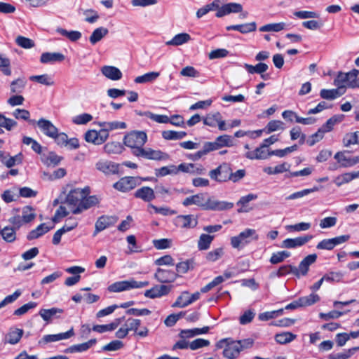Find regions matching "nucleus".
I'll use <instances>...</instances> for the list:
<instances>
[{"label":"nucleus","instance_id":"9","mask_svg":"<svg viewBox=\"0 0 359 359\" xmlns=\"http://www.w3.org/2000/svg\"><path fill=\"white\" fill-rule=\"evenodd\" d=\"M100 203V199L96 196H87L83 197L79 207H76L72 212L74 215H78L87 210Z\"/></svg>","mask_w":359,"mask_h":359},{"label":"nucleus","instance_id":"57","mask_svg":"<svg viewBox=\"0 0 359 359\" xmlns=\"http://www.w3.org/2000/svg\"><path fill=\"white\" fill-rule=\"evenodd\" d=\"M296 337L295 334H293L291 332H283L280 334H277L275 337V339L277 343L280 344H285L291 342Z\"/></svg>","mask_w":359,"mask_h":359},{"label":"nucleus","instance_id":"11","mask_svg":"<svg viewBox=\"0 0 359 359\" xmlns=\"http://www.w3.org/2000/svg\"><path fill=\"white\" fill-rule=\"evenodd\" d=\"M175 224L180 228H194L198 224V219L193 215H179L176 217Z\"/></svg>","mask_w":359,"mask_h":359},{"label":"nucleus","instance_id":"30","mask_svg":"<svg viewBox=\"0 0 359 359\" xmlns=\"http://www.w3.org/2000/svg\"><path fill=\"white\" fill-rule=\"evenodd\" d=\"M27 84L25 77H20L13 80L10 85L11 93L13 94H20L23 92Z\"/></svg>","mask_w":359,"mask_h":359},{"label":"nucleus","instance_id":"55","mask_svg":"<svg viewBox=\"0 0 359 359\" xmlns=\"http://www.w3.org/2000/svg\"><path fill=\"white\" fill-rule=\"evenodd\" d=\"M1 232L3 239L8 243H12L16 238L15 229L12 227L6 226Z\"/></svg>","mask_w":359,"mask_h":359},{"label":"nucleus","instance_id":"8","mask_svg":"<svg viewBox=\"0 0 359 359\" xmlns=\"http://www.w3.org/2000/svg\"><path fill=\"white\" fill-rule=\"evenodd\" d=\"M117 220L118 218L116 217L108 215H102L95 222L93 236H95L99 232L113 226L116 223Z\"/></svg>","mask_w":359,"mask_h":359},{"label":"nucleus","instance_id":"15","mask_svg":"<svg viewBox=\"0 0 359 359\" xmlns=\"http://www.w3.org/2000/svg\"><path fill=\"white\" fill-rule=\"evenodd\" d=\"M178 170H180V172L191 175H203L206 171L202 165L191 163H182L180 164Z\"/></svg>","mask_w":359,"mask_h":359},{"label":"nucleus","instance_id":"45","mask_svg":"<svg viewBox=\"0 0 359 359\" xmlns=\"http://www.w3.org/2000/svg\"><path fill=\"white\" fill-rule=\"evenodd\" d=\"M344 147H349L352 144H359V131L346 133L343 138Z\"/></svg>","mask_w":359,"mask_h":359},{"label":"nucleus","instance_id":"20","mask_svg":"<svg viewBox=\"0 0 359 359\" xmlns=\"http://www.w3.org/2000/svg\"><path fill=\"white\" fill-rule=\"evenodd\" d=\"M134 196L147 203H150L156 198L154 191L151 187L146 186L137 189Z\"/></svg>","mask_w":359,"mask_h":359},{"label":"nucleus","instance_id":"61","mask_svg":"<svg viewBox=\"0 0 359 359\" xmlns=\"http://www.w3.org/2000/svg\"><path fill=\"white\" fill-rule=\"evenodd\" d=\"M221 116L219 112H215L212 114H208L203 118V123L210 127H215Z\"/></svg>","mask_w":359,"mask_h":359},{"label":"nucleus","instance_id":"4","mask_svg":"<svg viewBox=\"0 0 359 359\" xmlns=\"http://www.w3.org/2000/svg\"><path fill=\"white\" fill-rule=\"evenodd\" d=\"M90 194V189L85 187L83 189L76 188L71 190L67 195L65 198V203H67L72 210H74L76 207H79L81 203L83 197L88 196Z\"/></svg>","mask_w":359,"mask_h":359},{"label":"nucleus","instance_id":"6","mask_svg":"<svg viewBox=\"0 0 359 359\" xmlns=\"http://www.w3.org/2000/svg\"><path fill=\"white\" fill-rule=\"evenodd\" d=\"M226 342V339H222L217 343L216 346L217 348H222L224 344H226V347L223 351L224 356L227 359L236 358L241 353L240 349L238 346V343H236V341H231L230 343Z\"/></svg>","mask_w":359,"mask_h":359},{"label":"nucleus","instance_id":"2","mask_svg":"<svg viewBox=\"0 0 359 359\" xmlns=\"http://www.w3.org/2000/svg\"><path fill=\"white\" fill-rule=\"evenodd\" d=\"M182 204L184 206L196 205L203 210L214 211L230 210L233 207V203L212 200L205 193L187 197L183 201Z\"/></svg>","mask_w":359,"mask_h":359},{"label":"nucleus","instance_id":"39","mask_svg":"<svg viewBox=\"0 0 359 359\" xmlns=\"http://www.w3.org/2000/svg\"><path fill=\"white\" fill-rule=\"evenodd\" d=\"M348 73L339 72L337 78L334 80V85L344 94L347 87Z\"/></svg>","mask_w":359,"mask_h":359},{"label":"nucleus","instance_id":"52","mask_svg":"<svg viewBox=\"0 0 359 359\" xmlns=\"http://www.w3.org/2000/svg\"><path fill=\"white\" fill-rule=\"evenodd\" d=\"M285 22L271 23L265 25L259 28L260 32H278L285 29Z\"/></svg>","mask_w":359,"mask_h":359},{"label":"nucleus","instance_id":"40","mask_svg":"<svg viewBox=\"0 0 359 359\" xmlns=\"http://www.w3.org/2000/svg\"><path fill=\"white\" fill-rule=\"evenodd\" d=\"M243 67L250 74L256 73L259 74H262L266 72L269 68L266 64L262 62H259L255 66L245 63L244 64Z\"/></svg>","mask_w":359,"mask_h":359},{"label":"nucleus","instance_id":"60","mask_svg":"<svg viewBox=\"0 0 359 359\" xmlns=\"http://www.w3.org/2000/svg\"><path fill=\"white\" fill-rule=\"evenodd\" d=\"M128 332L133 331L135 334H137L138 328L140 327L141 320L140 319L129 318L124 323Z\"/></svg>","mask_w":359,"mask_h":359},{"label":"nucleus","instance_id":"32","mask_svg":"<svg viewBox=\"0 0 359 359\" xmlns=\"http://www.w3.org/2000/svg\"><path fill=\"white\" fill-rule=\"evenodd\" d=\"M179 165L176 166L175 165H170L168 166H163L161 168L155 170V174L157 177H164L168 175H177L180 172V170H178Z\"/></svg>","mask_w":359,"mask_h":359},{"label":"nucleus","instance_id":"54","mask_svg":"<svg viewBox=\"0 0 359 359\" xmlns=\"http://www.w3.org/2000/svg\"><path fill=\"white\" fill-rule=\"evenodd\" d=\"M219 169L221 170V178H219V182L229 181L232 172L231 165L227 163H224L219 165Z\"/></svg>","mask_w":359,"mask_h":359},{"label":"nucleus","instance_id":"49","mask_svg":"<svg viewBox=\"0 0 359 359\" xmlns=\"http://www.w3.org/2000/svg\"><path fill=\"white\" fill-rule=\"evenodd\" d=\"M273 273L275 276H276L278 277H281V276H285V275H287L290 273H292L297 277V270L296 266H292L290 264L283 265V266H281L278 269V270L276 273Z\"/></svg>","mask_w":359,"mask_h":359},{"label":"nucleus","instance_id":"22","mask_svg":"<svg viewBox=\"0 0 359 359\" xmlns=\"http://www.w3.org/2000/svg\"><path fill=\"white\" fill-rule=\"evenodd\" d=\"M96 168L107 175L118 172V165L110 161H99L96 163Z\"/></svg>","mask_w":359,"mask_h":359},{"label":"nucleus","instance_id":"19","mask_svg":"<svg viewBox=\"0 0 359 359\" xmlns=\"http://www.w3.org/2000/svg\"><path fill=\"white\" fill-rule=\"evenodd\" d=\"M36 123L46 136L52 138L54 135H57V128L50 121L42 118Z\"/></svg>","mask_w":359,"mask_h":359},{"label":"nucleus","instance_id":"37","mask_svg":"<svg viewBox=\"0 0 359 359\" xmlns=\"http://www.w3.org/2000/svg\"><path fill=\"white\" fill-rule=\"evenodd\" d=\"M121 318H118L115 321L112 322L110 324L107 325H94L92 328V330L99 332L103 333L108 331H112L115 330L118 325L120 324Z\"/></svg>","mask_w":359,"mask_h":359},{"label":"nucleus","instance_id":"48","mask_svg":"<svg viewBox=\"0 0 359 359\" xmlns=\"http://www.w3.org/2000/svg\"><path fill=\"white\" fill-rule=\"evenodd\" d=\"M301 307L309 306L320 301V297L314 293L299 298Z\"/></svg>","mask_w":359,"mask_h":359},{"label":"nucleus","instance_id":"43","mask_svg":"<svg viewBox=\"0 0 359 359\" xmlns=\"http://www.w3.org/2000/svg\"><path fill=\"white\" fill-rule=\"evenodd\" d=\"M343 116H334L329 118L325 124H323L320 128L322 131L325 133L331 131L334 125L342 121Z\"/></svg>","mask_w":359,"mask_h":359},{"label":"nucleus","instance_id":"23","mask_svg":"<svg viewBox=\"0 0 359 359\" xmlns=\"http://www.w3.org/2000/svg\"><path fill=\"white\" fill-rule=\"evenodd\" d=\"M101 72L104 76L112 81H118L122 78L121 70L114 66H104Z\"/></svg>","mask_w":359,"mask_h":359},{"label":"nucleus","instance_id":"1","mask_svg":"<svg viewBox=\"0 0 359 359\" xmlns=\"http://www.w3.org/2000/svg\"><path fill=\"white\" fill-rule=\"evenodd\" d=\"M147 141V135L144 131H132L125 135L123 142L126 147L132 149V154L137 157H142L149 160H168L169 155L161 150L144 148Z\"/></svg>","mask_w":359,"mask_h":359},{"label":"nucleus","instance_id":"53","mask_svg":"<svg viewBox=\"0 0 359 359\" xmlns=\"http://www.w3.org/2000/svg\"><path fill=\"white\" fill-rule=\"evenodd\" d=\"M215 142L218 149L224 147H230L233 146V140L231 137L228 135L217 137Z\"/></svg>","mask_w":359,"mask_h":359},{"label":"nucleus","instance_id":"14","mask_svg":"<svg viewBox=\"0 0 359 359\" xmlns=\"http://www.w3.org/2000/svg\"><path fill=\"white\" fill-rule=\"evenodd\" d=\"M137 186V179L134 177H125L114 184V188L126 192L133 189Z\"/></svg>","mask_w":359,"mask_h":359},{"label":"nucleus","instance_id":"10","mask_svg":"<svg viewBox=\"0 0 359 359\" xmlns=\"http://www.w3.org/2000/svg\"><path fill=\"white\" fill-rule=\"evenodd\" d=\"M178 275L173 271L158 268L154 273V278L161 283H170L174 282Z\"/></svg>","mask_w":359,"mask_h":359},{"label":"nucleus","instance_id":"21","mask_svg":"<svg viewBox=\"0 0 359 359\" xmlns=\"http://www.w3.org/2000/svg\"><path fill=\"white\" fill-rule=\"evenodd\" d=\"M63 311L62 309L53 307L49 309H42L39 311V314L44 321L49 323L53 318H59Z\"/></svg>","mask_w":359,"mask_h":359},{"label":"nucleus","instance_id":"34","mask_svg":"<svg viewBox=\"0 0 359 359\" xmlns=\"http://www.w3.org/2000/svg\"><path fill=\"white\" fill-rule=\"evenodd\" d=\"M50 228L47 226L46 224H41L39 225L35 229L31 231L28 235L27 236V238L29 241L34 240L39 238L43 236L48 231H49Z\"/></svg>","mask_w":359,"mask_h":359},{"label":"nucleus","instance_id":"3","mask_svg":"<svg viewBox=\"0 0 359 359\" xmlns=\"http://www.w3.org/2000/svg\"><path fill=\"white\" fill-rule=\"evenodd\" d=\"M258 239L259 236L255 229H246L241 232L238 236L232 237L231 238V244L233 248H239L244 247L252 240L257 241Z\"/></svg>","mask_w":359,"mask_h":359},{"label":"nucleus","instance_id":"16","mask_svg":"<svg viewBox=\"0 0 359 359\" xmlns=\"http://www.w3.org/2000/svg\"><path fill=\"white\" fill-rule=\"evenodd\" d=\"M172 289L171 285H155L150 290L145 291L144 296L151 299L161 297L168 294Z\"/></svg>","mask_w":359,"mask_h":359},{"label":"nucleus","instance_id":"26","mask_svg":"<svg viewBox=\"0 0 359 359\" xmlns=\"http://www.w3.org/2000/svg\"><path fill=\"white\" fill-rule=\"evenodd\" d=\"M24 331L22 329H11L5 337V343L10 344H18L23 335Z\"/></svg>","mask_w":359,"mask_h":359},{"label":"nucleus","instance_id":"44","mask_svg":"<svg viewBox=\"0 0 359 359\" xmlns=\"http://www.w3.org/2000/svg\"><path fill=\"white\" fill-rule=\"evenodd\" d=\"M337 88L336 89H322L320 92V95L323 99L325 100H334L335 98L344 95L343 92L340 91Z\"/></svg>","mask_w":359,"mask_h":359},{"label":"nucleus","instance_id":"63","mask_svg":"<svg viewBox=\"0 0 359 359\" xmlns=\"http://www.w3.org/2000/svg\"><path fill=\"white\" fill-rule=\"evenodd\" d=\"M22 218L24 220V223H29L32 222L36 217L34 209L31 206H25L22 209Z\"/></svg>","mask_w":359,"mask_h":359},{"label":"nucleus","instance_id":"62","mask_svg":"<svg viewBox=\"0 0 359 359\" xmlns=\"http://www.w3.org/2000/svg\"><path fill=\"white\" fill-rule=\"evenodd\" d=\"M359 350V347H353L344 351L342 353H332L330 355L331 359H348L354 353Z\"/></svg>","mask_w":359,"mask_h":359},{"label":"nucleus","instance_id":"27","mask_svg":"<svg viewBox=\"0 0 359 359\" xmlns=\"http://www.w3.org/2000/svg\"><path fill=\"white\" fill-rule=\"evenodd\" d=\"M257 25L255 22L242 25H230L226 27V30H236L242 34H247L255 31Z\"/></svg>","mask_w":359,"mask_h":359},{"label":"nucleus","instance_id":"51","mask_svg":"<svg viewBox=\"0 0 359 359\" xmlns=\"http://www.w3.org/2000/svg\"><path fill=\"white\" fill-rule=\"evenodd\" d=\"M359 74V71L358 69H353L352 71L348 72V78H347V87L355 88L359 87V79H358V75Z\"/></svg>","mask_w":359,"mask_h":359},{"label":"nucleus","instance_id":"56","mask_svg":"<svg viewBox=\"0 0 359 359\" xmlns=\"http://www.w3.org/2000/svg\"><path fill=\"white\" fill-rule=\"evenodd\" d=\"M187 135L184 131L165 130L162 133V136L165 140H181Z\"/></svg>","mask_w":359,"mask_h":359},{"label":"nucleus","instance_id":"46","mask_svg":"<svg viewBox=\"0 0 359 359\" xmlns=\"http://www.w3.org/2000/svg\"><path fill=\"white\" fill-rule=\"evenodd\" d=\"M29 80L32 81H36L39 83L50 86L54 84V81L52 79V77L48 74H42V75H35V76H31L29 77Z\"/></svg>","mask_w":359,"mask_h":359},{"label":"nucleus","instance_id":"29","mask_svg":"<svg viewBox=\"0 0 359 359\" xmlns=\"http://www.w3.org/2000/svg\"><path fill=\"white\" fill-rule=\"evenodd\" d=\"M355 178H359V170L340 175L334 179V182L337 187H340L344 184L348 183Z\"/></svg>","mask_w":359,"mask_h":359},{"label":"nucleus","instance_id":"25","mask_svg":"<svg viewBox=\"0 0 359 359\" xmlns=\"http://www.w3.org/2000/svg\"><path fill=\"white\" fill-rule=\"evenodd\" d=\"M41 161L48 166H55L60 163L62 157L57 156L53 151H49L47 154H42L41 156Z\"/></svg>","mask_w":359,"mask_h":359},{"label":"nucleus","instance_id":"28","mask_svg":"<svg viewBox=\"0 0 359 359\" xmlns=\"http://www.w3.org/2000/svg\"><path fill=\"white\" fill-rule=\"evenodd\" d=\"M97 341L95 339H92L87 342L82 343L80 344H76L68 347L66 350V353H76V352H83L88 350L90 347L96 344Z\"/></svg>","mask_w":359,"mask_h":359},{"label":"nucleus","instance_id":"5","mask_svg":"<svg viewBox=\"0 0 359 359\" xmlns=\"http://www.w3.org/2000/svg\"><path fill=\"white\" fill-rule=\"evenodd\" d=\"M148 285V281L138 282L134 279H130L128 280L116 282L108 287V290L111 292H121L133 288H142Z\"/></svg>","mask_w":359,"mask_h":359},{"label":"nucleus","instance_id":"33","mask_svg":"<svg viewBox=\"0 0 359 359\" xmlns=\"http://www.w3.org/2000/svg\"><path fill=\"white\" fill-rule=\"evenodd\" d=\"M257 198V195L255 194H249L246 196L241 197L239 201L236 203V205L241 206L239 209H238V212H247L248 210L245 209L248 205V203L252 201L256 200Z\"/></svg>","mask_w":359,"mask_h":359},{"label":"nucleus","instance_id":"17","mask_svg":"<svg viewBox=\"0 0 359 359\" xmlns=\"http://www.w3.org/2000/svg\"><path fill=\"white\" fill-rule=\"evenodd\" d=\"M317 259L316 254H311L304 258L297 267V277L299 278L301 276H306L309 270V266L313 264Z\"/></svg>","mask_w":359,"mask_h":359},{"label":"nucleus","instance_id":"7","mask_svg":"<svg viewBox=\"0 0 359 359\" xmlns=\"http://www.w3.org/2000/svg\"><path fill=\"white\" fill-rule=\"evenodd\" d=\"M334 158L343 168L351 167L359 163V156L351 157L348 151H339Z\"/></svg>","mask_w":359,"mask_h":359},{"label":"nucleus","instance_id":"18","mask_svg":"<svg viewBox=\"0 0 359 359\" xmlns=\"http://www.w3.org/2000/svg\"><path fill=\"white\" fill-rule=\"evenodd\" d=\"M243 11V6L238 3H229L223 5L217 12L216 13V17L222 18L226 15L230 13H241Z\"/></svg>","mask_w":359,"mask_h":359},{"label":"nucleus","instance_id":"13","mask_svg":"<svg viewBox=\"0 0 359 359\" xmlns=\"http://www.w3.org/2000/svg\"><path fill=\"white\" fill-rule=\"evenodd\" d=\"M74 335V329L72 327L66 332L44 335L41 340L39 341V344H46L50 342L58 341L63 339H67Z\"/></svg>","mask_w":359,"mask_h":359},{"label":"nucleus","instance_id":"31","mask_svg":"<svg viewBox=\"0 0 359 359\" xmlns=\"http://www.w3.org/2000/svg\"><path fill=\"white\" fill-rule=\"evenodd\" d=\"M191 40V36L187 33L176 34L171 40L166 41L167 46H178L184 44Z\"/></svg>","mask_w":359,"mask_h":359},{"label":"nucleus","instance_id":"50","mask_svg":"<svg viewBox=\"0 0 359 359\" xmlns=\"http://www.w3.org/2000/svg\"><path fill=\"white\" fill-rule=\"evenodd\" d=\"M265 133L270 134L274 131L284 130V123L279 120H272L269 121L264 128Z\"/></svg>","mask_w":359,"mask_h":359},{"label":"nucleus","instance_id":"41","mask_svg":"<svg viewBox=\"0 0 359 359\" xmlns=\"http://www.w3.org/2000/svg\"><path fill=\"white\" fill-rule=\"evenodd\" d=\"M191 304L189 292L184 291L177 297L172 307L184 308Z\"/></svg>","mask_w":359,"mask_h":359},{"label":"nucleus","instance_id":"47","mask_svg":"<svg viewBox=\"0 0 359 359\" xmlns=\"http://www.w3.org/2000/svg\"><path fill=\"white\" fill-rule=\"evenodd\" d=\"M98 125L100 127H106L107 130L109 131L118 129H125L127 127L126 123L123 121L99 122Z\"/></svg>","mask_w":359,"mask_h":359},{"label":"nucleus","instance_id":"38","mask_svg":"<svg viewBox=\"0 0 359 359\" xmlns=\"http://www.w3.org/2000/svg\"><path fill=\"white\" fill-rule=\"evenodd\" d=\"M160 75L159 72H151L142 76H137L134 81L136 83H147L154 81Z\"/></svg>","mask_w":359,"mask_h":359},{"label":"nucleus","instance_id":"42","mask_svg":"<svg viewBox=\"0 0 359 359\" xmlns=\"http://www.w3.org/2000/svg\"><path fill=\"white\" fill-rule=\"evenodd\" d=\"M214 236H211L209 234L203 233L200 236L198 241V248L199 250H208L212 241L214 239Z\"/></svg>","mask_w":359,"mask_h":359},{"label":"nucleus","instance_id":"24","mask_svg":"<svg viewBox=\"0 0 359 359\" xmlns=\"http://www.w3.org/2000/svg\"><path fill=\"white\" fill-rule=\"evenodd\" d=\"M65 57L60 53H43L40 57V62L43 64L53 63L56 62H62Z\"/></svg>","mask_w":359,"mask_h":359},{"label":"nucleus","instance_id":"59","mask_svg":"<svg viewBox=\"0 0 359 359\" xmlns=\"http://www.w3.org/2000/svg\"><path fill=\"white\" fill-rule=\"evenodd\" d=\"M290 256V252L288 251H280L276 253H273L271 258H270V262L272 264H277L282 262H283L286 258L289 257Z\"/></svg>","mask_w":359,"mask_h":359},{"label":"nucleus","instance_id":"58","mask_svg":"<svg viewBox=\"0 0 359 359\" xmlns=\"http://www.w3.org/2000/svg\"><path fill=\"white\" fill-rule=\"evenodd\" d=\"M0 71L6 76L11 74L10 60L2 54H0Z\"/></svg>","mask_w":359,"mask_h":359},{"label":"nucleus","instance_id":"35","mask_svg":"<svg viewBox=\"0 0 359 359\" xmlns=\"http://www.w3.org/2000/svg\"><path fill=\"white\" fill-rule=\"evenodd\" d=\"M108 32L109 31L107 28L103 27H98L93 32L89 38V41L93 45H94L107 36Z\"/></svg>","mask_w":359,"mask_h":359},{"label":"nucleus","instance_id":"12","mask_svg":"<svg viewBox=\"0 0 359 359\" xmlns=\"http://www.w3.org/2000/svg\"><path fill=\"white\" fill-rule=\"evenodd\" d=\"M313 238L312 235H305L294 238H287L282 242L281 248H296L301 247Z\"/></svg>","mask_w":359,"mask_h":359},{"label":"nucleus","instance_id":"64","mask_svg":"<svg viewBox=\"0 0 359 359\" xmlns=\"http://www.w3.org/2000/svg\"><path fill=\"white\" fill-rule=\"evenodd\" d=\"M180 75L184 77L196 78L200 76V73L192 66H187L182 69Z\"/></svg>","mask_w":359,"mask_h":359},{"label":"nucleus","instance_id":"36","mask_svg":"<svg viewBox=\"0 0 359 359\" xmlns=\"http://www.w3.org/2000/svg\"><path fill=\"white\" fill-rule=\"evenodd\" d=\"M265 148L266 147L261 144L260 147L256 148L255 150L247 152L245 154V157L251 160L265 159L267 158Z\"/></svg>","mask_w":359,"mask_h":359}]
</instances>
